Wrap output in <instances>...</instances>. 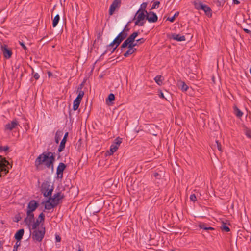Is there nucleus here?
<instances>
[{
	"label": "nucleus",
	"instance_id": "f257e3e1",
	"mask_svg": "<svg viewBox=\"0 0 251 251\" xmlns=\"http://www.w3.org/2000/svg\"><path fill=\"white\" fill-rule=\"evenodd\" d=\"M55 161V156L54 153L48 151L43 152L39 155L35 161V166L37 170L41 169V166L44 164L47 168H50L53 171V163Z\"/></svg>",
	"mask_w": 251,
	"mask_h": 251
},
{
	"label": "nucleus",
	"instance_id": "9d476101",
	"mask_svg": "<svg viewBox=\"0 0 251 251\" xmlns=\"http://www.w3.org/2000/svg\"><path fill=\"white\" fill-rule=\"evenodd\" d=\"M146 14H147L146 19L150 23H155L157 22L158 17L156 14L152 11H150L149 12L146 11Z\"/></svg>",
	"mask_w": 251,
	"mask_h": 251
},
{
	"label": "nucleus",
	"instance_id": "5701e85b",
	"mask_svg": "<svg viewBox=\"0 0 251 251\" xmlns=\"http://www.w3.org/2000/svg\"><path fill=\"white\" fill-rule=\"evenodd\" d=\"M154 79L158 85H161L163 84V77L161 75H157Z\"/></svg>",
	"mask_w": 251,
	"mask_h": 251
},
{
	"label": "nucleus",
	"instance_id": "c85d7f7f",
	"mask_svg": "<svg viewBox=\"0 0 251 251\" xmlns=\"http://www.w3.org/2000/svg\"><path fill=\"white\" fill-rule=\"evenodd\" d=\"M221 228L222 231L225 232H229L230 231V228L226 225V224L224 223H222Z\"/></svg>",
	"mask_w": 251,
	"mask_h": 251
},
{
	"label": "nucleus",
	"instance_id": "a878e982",
	"mask_svg": "<svg viewBox=\"0 0 251 251\" xmlns=\"http://www.w3.org/2000/svg\"><path fill=\"white\" fill-rule=\"evenodd\" d=\"M234 109L235 114L237 117L240 118L242 116L243 113L239 108H238L236 106H234Z\"/></svg>",
	"mask_w": 251,
	"mask_h": 251
},
{
	"label": "nucleus",
	"instance_id": "79ce46f5",
	"mask_svg": "<svg viewBox=\"0 0 251 251\" xmlns=\"http://www.w3.org/2000/svg\"><path fill=\"white\" fill-rule=\"evenodd\" d=\"M39 219H40L39 220V221H41V222L44 221V220H45V215L44 214V213L43 212L40 213V215H39L38 219L39 220Z\"/></svg>",
	"mask_w": 251,
	"mask_h": 251
},
{
	"label": "nucleus",
	"instance_id": "49530a36",
	"mask_svg": "<svg viewBox=\"0 0 251 251\" xmlns=\"http://www.w3.org/2000/svg\"><path fill=\"white\" fill-rule=\"evenodd\" d=\"M33 211H31L30 209L27 208V212H26L27 216H30V215H34V214L33 213Z\"/></svg>",
	"mask_w": 251,
	"mask_h": 251
},
{
	"label": "nucleus",
	"instance_id": "f704fd0d",
	"mask_svg": "<svg viewBox=\"0 0 251 251\" xmlns=\"http://www.w3.org/2000/svg\"><path fill=\"white\" fill-rule=\"evenodd\" d=\"M180 88L183 91H186L188 87L184 82H181Z\"/></svg>",
	"mask_w": 251,
	"mask_h": 251
},
{
	"label": "nucleus",
	"instance_id": "7c9ffc66",
	"mask_svg": "<svg viewBox=\"0 0 251 251\" xmlns=\"http://www.w3.org/2000/svg\"><path fill=\"white\" fill-rule=\"evenodd\" d=\"M200 227L201 229H204L205 230H214V228L212 227H207V226L205 224H201L199 226Z\"/></svg>",
	"mask_w": 251,
	"mask_h": 251
},
{
	"label": "nucleus",
	"instance_id": "cd10ccee",
	"mask_svg": "<svg viewBox=\"0 0 251 251\" xmlns=\"http://www.w3.org/2000/svg\"><path fill=\"white\" fill-rule=\"evenodd\" d=\"M80 103V101L75 100L73 102V110H76L78 108Z\"/></svg>",
	"mask_w": 251,
	"mask_h": 251
},
{
	"label": "nucleus",
	"instance_id": "bf43d9fd",
	"mask_svg": "<svg viewBox=\"0 0 251 251\" xmlns=\"http://www.w3.org/2000/svg\"><path fill=\"white\" fill-rule=\"evenodd\" d=\"M233 2L234 4H240V1L238 0H233Z\"/></svg>",
	"mask_w": 251,
	"mask_h": 251
},
{
	"label": "nucleus",
	"instance_id": "ddd939ff",
	"mask_svg": "<svg viewBox=\"0 0 251 251\" xmlns=\"http://www.w3.org/2000/svg\"><path fill=\"white\" fill-rule=\"evenodd\" d=\"M121 0H114L110 6L109 14L112 15L116 8L119 7L120 5Z\"/></svg>",
	"mask_w": 251,
	"mask_h": 251
},
{
	"label": "nucleus",
	"instance_id": "c756f323",
	"mask_svg": "<svg viewBox=\"0 0 251 251\" xmlns=\"http://www.w3.org/2000/svg\"><path fill=\"white\" fill-rule=\"evenodd\" d=\"M122 141V139L121 138H120L119 137L116 138L114 141L113 145H117L118 147L119 148V146L121 144Z\"/></svg>",
	"mask_w": 251,
	"mask_h": 251
},
{
	"label": "nucleus",
	"instance_id": "39448f33",
	"mask_svg": "<svg viewBox=\"0 0 251 251\" xmlns=\"http://www.w3.org/2000/svg\"><path fill=\"white\" fill-rule=\"evenodd\" d=\"M126 27H125L124 29L117 35V36L114 39V43L117 42L116 46L112 49L111 51V53H113L120 43L126 38L127 36V33L125 32Z\"/></svg>",
	"mask_w": 251,
	"mask_h": 251
},
{
	"label": "nucleus",
	"instance_id": "0eeeda50",
	"mask_svg": "<svg viewBox=\"0 0 251 251\" xmlns=\"http://www.w3.org/2000/svg\"><path fill=\"white\" fill-rule=\"evenodd\" d=\"M147 14H145L143 11H141V10H138L136 13L135 17H136V21L135 23L136 25L143 26L144 22H142L144 19L146 18Z\"/></svg>",
	"mask_w": 251,
	"mask_h": 251
},
{
	"label": "nucleus",
	"instance_id": "e433bc0d",
	"mask_svg": "<svg viewBox=\"0 0 251 251\" xmlns=\"http://www.w3.org/2000/svg\"><path fill=\"white\" fill-rule=\"evenodd\" d=\"M147 6V3L144 2L141 5V7L139 10H141V11H143L146 13V8Z\"/></svg>",
	"mask_w": 251,
	"mask_h": 251
},
{
	"label": "nucleus",
	"instance_id": "13d9d810",
	"mask_svg": "<svg viewBox=\"0 0 251 251\" xmlns=\"http://www.w3.org/2000/svg\"><path fill=\"white\" fill-rule=\"evenodd\" d=\"M150 128L153 129L154 128H157V126L154 125H151L150 126Z\"/></svg>",
	"mask_w": 251,
	"mask_h": 251
},
{
	"label": "nucleus",
	"instance_id": "c03bdc74",
	"mask_svg": "<svg viewBox=\"0 0 251 251\" xmlns=\"http://www.w3.org/2000/svg\"><path fill=\"white\" fill-rule=\"evenodd\" d=\"M158 95L159 98L165 99L166 100H167V99L165 97V96L164 95V94L163 93L162 91L159 90L158 91Z\"/></svg>",
	"mask_w": 251,
	"mask_h": 251
},
{
	"label": "nucleus",
	"instance_id": "f03ea898",
	"mask_svg": "<svg viewBox=\"0 0 251 251\" xmlns=\"http://www.w3.org/2000/svg\"><path fill=\"white\" fill-rule=\"evenodd\" d=\"M53 189V186L51 185L49 181H46L41 185V192L45 197H51Z\"/></svg>",
	"mask_w": 251,
	"mask_h": 251
},
{
	"label": "nucleus",
	"instance_id": "dca6fc26",
	"mask_svg": "<svg viewBox=\"0 0 251 251\" xmlns=\"http://www.w3.org/2000/svg\"><path fill=\"white\" fill-rule=\"evenodd\" d=\"M39 205V203L36 201L31 200L28 204L27 208L32 211H34Z\"/></svg>",
	"mask_w": 251,
	"mask_h": 251
},
{
	"label": "nucleus",
	"instance_id": "69168bd1",
	"mask_svg": "<svg viewBox=\"0 0 251 251\" xmlns=\"http://www.w3.org/2000/svg\"><path fill=\"white\" fill-rule=\"evenodd\" d=\"M148 130H149V132H150V133L152 134V135H155V134L151 132L150 128Z\"/></svg>",
	"mask_w": 251,
	"mask_h": 251
},
{
	"label": "nucleus",
	"instance_id": "4d7b16f0",
	"mask_svg": "<svg viewBox=\"0 0 251 251\" xmlns=\"http://www.w3.org/2000/svg\"><path fill=\"white\" fill-rule=\"evenodd\" d=\"M3 242L0 241V250L3 249Z\"/></svg>",
	"mask_w": 251,
	"mask_h": 251
},
{
	"label": "nucleus",
	"instance_id": "e2e57ef3",
	"mask_svg": "<svg viewBox=\"0 0 251 251\" xmlns=\"http://www.w3.org/2000/svg\"><path fill=\"white\" fill-rule=\"evenodd\" d=\"M127 25H126V26L125 27H126V30H125V32H126L127 33V31H128L129 29L128 28H127Z\"/></svg>",
	"mask_w": 251,
	"mask_h": 251
},
{
	"label": "nucleus",
	"instance_id": "20e7f679",
	"mask_svg": "<svg viewBox=\"0 0 251 251\" xmlns=\"http://www.w3.org/2000/svg\"><path fill=\"white\" fill-rule=\"evenodd\" d=\"M139 33L138 32H134L131 34L121 45L120 48L121 51H123V49L126 48L128 45L131 44L136 45L137 44H134V41L136 37L138 35Z\"/></svg>",
	"mask_w": 251,
	"mask_h": 251
},
{
	"label": "nucleus",
	"instance_id": "a19ab883",
	"mask_svg": "<svg viewBox=\"0 0 251 251\" xmlns=\"http://www.w3.org/2000/svg\"><path fill=\"white\" fill-rule=\"evenodd\" d=\"M8 150H9V147L7 146H4V147L0 146V152L6 151H8Z\"/></svg>",
	"mask_w": 251,
	"mask_h": 251
},
{
	"label": "nucleus",
	"instance_id": "bb28decb",
	"mask_svg": "<svg viewBox=\"0 0 251 251\" xmlns=\"http://www.w3.org/2000/svg\"><path fill=\"white\" fill-rule=\"evenodd\" d=\"M118 149V147L117 145L112 144L111 146H110L109 154L110 155L113 154L114 153V152H115V151H117Z\"/></svg>",
	"mask_w": 251,
	"mask_h": 251
},
{
	"label": "nucleus",
	"instance_id": "0e129e2a",
	"mask_svg": "<svg viewBox=\"0 0 251 251\" xmlns=\"http://www.w3.org/2000/svg\"><path fill=\"white\" fill-rule=\"evenodd\" d=\"M111 48H109L108 52H109V51H110V52H111V51H112V49L111 50Z\"/></svg>",
	"mask_w": 251,
	"mask_h": 251
},
{
	"label": "nucleus",
	"instance_id": "c9c22d12",
	"mask_svg": "<svg viewBox=\"0 0 251 251\" xmlns=\"http://www.w3.org/2000/svg\"><path fill=\"white\" fill-rule=\"evenodd\" d=\"M160 2L158 1H155L153 2L151 9H156L159 7Z\"/></svg>",
	"mask_w": 251,
	"mask_h": 251
},
{
	"label": "nucleus",
	"instance_id": "7ed1b4c3",
	"mask_svg": "<svg viewBox=\"0 0 251 251\" xmlns=\"http://www.w3.org/2000/svg\"><path fill=\"white\" fill-rule=\"evenodd\" d=\"M195 8L197 10H202L204 11L205 14L208 17L212 16V10L208 5L204 4L199 0H196L193 2Z\"/></svg>",
	"mask_w": 251,
	"mask_h": 251
},
{
	"label": "nucleus",
	"instance_id": "58836bf2",
	"mask_svg": "<svg viewBox=\"0 0 251 251\" xmlns=\"http://www.w3.org/2000/svg\"><path fill=\"white\" fill-rule=\"evenodd\" d=\"M145 40H146L145 39H144L143 38H141L140 39L137 40L136 41V43H134V44H137L136 46H137L138 45H140V44H141L144 43Z\"/></svg>",
	"mask_w": 251,
	"mask_h": 251
},
{
	"label": "nucleus",
	"instance_id": "393cba45",
	"mask_svg": "<svg viewBox=\"0 0 251 251\" xmlns=\"http://www.w3.org/2000/svg\"><path fill=\"white\" fill-rule=\"evenodd\" d=\"M117 42L114 43V40L112 41V43H111L109 45L107 46L106 50L104 51V52L103 53V54H104L107 52H108L109 48H112V49L115 47L114 46H116Z\"/></svg>",
	"mask_w": 251,
	"mask_h": 251
},
{
	"label": "nucleus",
	"instance_id": "6e6d98bb",
	"mask_svg": "<svg viewBox=\"0 0 251 251\" xmlns=\"http://www.w3.org/2000/svg\"><path fill=\"white\" fill-rule=\"evenodd\" d=\"M19 246V244H17V243H16V245L14 246L13 251H16L17 250V247Z\"/></svg>",
	"mask_w": 251,
	"mask_h": 251
},
{
	"label": "nucleus",
	"instance_id": "603ef678",
	"mask_svg": "<svg viewBox=\"0 0 251 251\" xmlns=\"http://www.w3.org/2000/svg\"><path fill=\"white\" fill-rule=\"evenodd\" d=\"M55 239H56V242H59L61 241V237L59 235H55Z\"/></svg>",
	"mask_w": 251,
	"mask_h": 251
},
{
	"label": "nucleus",
	"instance_id": "473e14b6",
	"mask_svg": "<svg viewBox=\"0 0 251 251\" xmlns=\"http://www.w3.org/2000/svg\"><path fill=\"white\" fill-rule=\"evenodd\" d=\"M179 12H176L174 15L172 17H168L167 18V20L170 21L171 22H173L175 21V19L178 16Z\"/></svg>",
	"mask_w": 251,
	"mask_h": 251
},
{
	"label": "nucleus",
	"instance_id": "1a4fd4ad",
	"mask_svg": "<svg viewBox=\"0 0 251 251\" xmlns=\"http://www.w3.org/2000/svg\"><path fill=\"white\" fill-rule=\"evenodd\" d=\"M64 196L60 192H58L54 194L53 197H51V201L56 206H57L61 202L62 200L64 198Z\"/></svg>",
	"mask_w": 251,
	"mask_h": 251
},
{
	"label": "nucleus",
	"instance_id": "a211bd4d",
	"mask_svg": "<svg viewBox=\"0 0 251 251\" xmlns=\"http://www.w3.org/2000/svg\"><path fill=\"white\" fill-rule=\"evenodd\" d=\"M24 233V229L19 230L15 234L14 237L17 241H20L22 239Z\"/></svg>",
	"mask_w": 251,
	"mask_h": 251
},
{
	"label": "nucleus",
	"instance_id": "f3484780",
	"mask_svg": "<svg viewBox=\"0 0 251 251\" xmlns=\"http://www.w3.org/2000/svg\"><path fill=\"white\" fill-rule=\"evenodd\" d=\"M170 38L177 41H184L186 40L185 36L175 33L172 34Z\"/></svg>",
	"mask_w": 251,
	"mask_h": 251
},
{
	"label": "nucleus",
	"instance_id": "2f4dec72",
	"mask_svg": "<svg viewBox=\"0 0 251 251\" xmlns=\"http://www.w3.org/2000/svg\"><path fill=\"white\" fill-rule=\"evenodd\" d=\"M40 223L41 221H39V219H37L36 221L35 222H34V223L32 225V229L36 230V229L37 227L39 226Z\"/></svg>",
	"mask_w": 251,
	"mask_h": 251
},
{
	"label": "nucleus",
	"instance_id": "de8ad7c7",
	"mask_svg": "<svg viewBox=\"0 0 251 251\" xmlns=\"http://www.w3.org/2000/svg\"><path fill=\"white\" fill-rule=\"evenodd\" d=\"M153 176L156 179H160L161 178V175L159 174L158 173H154L153 174Z\"/></svg>",
	"mask_w": 251,
	"mask_h": 251
},
{
	"label": "nucleus",
	"instance_id": "2eb2a0df",
	"mask_svg": "<svg viewBox=\"0 0 251 251\" xmlns=\"http://www.w3.org/2000/svg\"><path fill=\"white\" fill-rule=\"evenodd\" d=\"M51 197H49L48 199L44 202H42V204H45V209L46 210H50L56 207L55 204L51 201L50 202Z\"/></svg>",
	"mask_w": 251,
	"mask_h": 251
},
{
	"label": "nucleus",
	"instance_id": "4c0bfd02",
	"mask_svg": "<svg viewBox=\"0 0 251 251\" xmlns=\"http://www.w3.org/2000/svg\"><path fill=\"white\" fill-rule=\"evenodd\" d=\"M83 84L82 83L80 86L78 88L77 92H78V95H80V96L83 97L84 95V92L81 90Z\"/></svg>",
	"mask_w": 251,
	"mask_h": 251
},
{
	"label": "nucleus",
	"instance_id": "09e8293b",
	"mask_svg": "<svg viewBox=\"0 0 251 251\" xmlns=\"http://www.w3.org/2000/svg\"><path fill=\"white\" fill-rule=\"evenodd\" d=\"M19 43L25 51H26L27 50V47L25 46V45L24 44V43L23 42H19Z\"/></svg>",
	"mask_w": 251,
	"mask_h": 251
},
{
	"label": "nucleus",
	"instance_id": "3c124183",
	"mask_svg": "<svg viewBox=\"0 0 251 251\" xmlns=\"http://www.w3.org/2000/svg\"><path fill=\"white\" fill-rule=\"evenodd\" d=\"M33 77L36 80H38L40 77V75L37 73H35L33 75Z\"/></svg>",
	"mask_w": 251,
	"mask_h": 251
},
{
	"label": "nucleus",
	"instance_id": "423d86ee",
	"mask_svg": "<svg viewBox=\"0 0 251 251\" xmlns=\"http://www.w3.org/2000/svg\"><path fill=\"white\" fill-rule=\"evenodd\" d=\"M45 234V228L42 227L41 229L35 230L32 233V239L37 242H41Z\"/></svg>",
	"mask_w": 251,
	"mask_h": 251
},
{
	"label": "nucleus",
	"instance_id": "864d4df0",
	"mask_svg": "<svg viewBox=\"0 0 251 251\" xmlns=\"http://www.w3.org/2000/svg\"><path fill=\"white\" fill-rule=\"evenodd\" d=\"M101 36L102 33L99 32L97 35V39H100L101 40H102Z\"/></svg>",
	"mask_w": 251,
	"mask_h": 251
},
{
	"label": "nucleus",
	"instance_id": "6e6552de",
	"mask_svg": "<svg viewBox=\"0 0 251 251\" xmlns=\"http://www.w3.org/2000/svg\"><path fill=\"white\" fill-rule=\"evenodd\" d=\"M1 50L3 56L6 59H9L12 55V50L5 44L1 45Z\"/></svg>",
	"mask_w": 251,
	"mask_h": 251
},
{
	"label": "nucleus",
	"instance_id": "aec40b11",
	"mask_svg": "<svg viewBox=\"0 0 251 251\" xmlns=\"http://www.w3.org/2000/svg\"><path fill=\"white\" fill-rule=\"evenodd\" d=\"M63 134V132L62 130H58L56 131L55 136V141L56 143L58 144L60 140L61 137L62 136Z\"/></svg>",
	"mask_w": 251,
	"mask_h": 251
},
{
	"label": "nucleus",
	"instance_id": "412c9836",
	"mask_svg": "<svg viewBox=\"0 0 251 251\" xmlns=\"http://www.w3.org/2000/svg\"><path fill=\"white\" fill-rule=\"evenodd\" d=\"M8 165H10V164L9 163V164L5 163V162H4L3 163V164H2L1 165V167H0V171L1 173L2 172H4V175L3 176H4L5 175H6L9 172V168L8 167H7V166Z\"/></svg>",
	"mask_w": 251,
	"mask_h": 251
},
{
	"label": "nucleus",
	"instance_id": "72a5a7b5",
	"mask_svg": "<svg viewBox=\"0 0 251 251\" xmlns=\"http://www.w3.org/2000/svg\"><path fill=\"white\" fill-rule=\"evenodd\" d=\"M115 100V96L112 93H110L109 95H108V97L107 98V99H106V101H109L110 102H112L113 101H114Z\"/></svg>",
	"mask_w": 251,
	"mask_h": 251
},
{
	"label": "nucleus",
	"instance_id": "a18cd8bd",
	"mask_svg": "<svg viewBox=\"0 0 251 251\" xmlns=\"http://www.w3.org/2000/svg\"><path fill=\"white\" fill-rule=\"evenodd\" d=\"M190 199L191 201L195 202L197 201V198L196 196L194 194H191L190 197Z\"/></svg>",
	"mask_w": 251,
	"mask_h": 251
},
{
	"label": "nucleus",
	"instance_id": "5fc2aeb1",
	"mask_svg": "<svg viewBox=\"0 0 251 251\" xmlns=\"http://www.w3.org/2000/svg\"><path fill=\"white\" fill-rule=\"evenodd\" d=\"M243 30H244V31L245 33H246L247 34H251V31L250 30H249V29H248L247 28H243Z\"/></svg>",
	"mask_w": 251,
	"mask_h": 251
},
{
	"label": "nucleus",
	"instance_id": "8fccbe9b",
	"mask_svg": "<svg viewBox=\"0 0 251 251\" xmlns=\"http://www.w3.org/2000/svg\"><path fill=\"white\" fill-rule=\"evenodd\" d=\"M83 97L80 96V95H78L76 98L75 99V100H76L77 101H81Z\"/></svg>",
	"mask_w": 251,
	"mask_h": 251
},
{
	"label": "nucleus",
	"instance_id": "ea45409f",
	"mask_svg": "<svg viewBox=\"0 0 251 251\" xmlns=\"http://www.w3.org/2000/svg\"><path fill=\"white\" fill-rule=\"evenodd\" d=\"M216 146H217V148L218 150L220 152H222L223 150H222V146H221V143L218 140H216Z\"/></svg>",
	"mask_w": 251,
	"mask_h": 251
},
{
	"label": "nucleus",
	"instance_id": "9b49d317",
	"mask_svg": "<svg viewBox=\"0 0 251 251\" xmlns=\"http://www.w3.org/2000/svg\"><path fill=\"white\" fill-rule=\"evenodd\" d=\"M19 125V123L16 120H13L10 123H8L4 126L5 130L11 131L16 128Z\"/></svg>",
	"mask_w": 251,
	"mask_h": 251
},
{
	"label": "nucleus",
	"instance_id": "b1692460",
	"mask_svg": "<svg viewBox=\"0 0 251 251\" xmlns=\"http://www.w3.org/2000/svg\"><path fill=\"white\" fill-rule=\"evenodd\" d=\"M59 20H60V16L58 14H57L55 16V17H54V19H53V21H52V26L53 27H55L59 21Z\"/></svg>",
	"mask_w": 251,
	"mask_h": 251
},
{
	"label": "nucleus",
	"instance_id": "6ab92c4d",
	"mask_svg": "<svg viewBox=\"0 0 251 251\" xmlns=\"http://www.w3.org/2000/svg\"><path fill=\"white\" fill-rule=\"evenodd\" d=\"M34 220V215L27 216L24 219V222L28 226H30L31 223Z\"/></svg>",
	"mask_w": 251,
	"mask_h": 251
},
{
	"label": "nucleus",
	"instance_id": "774afa93",
	"mask_svg": "<svg viewBox=\"0 0 251 251\" xmlns=\"http://www.w3.org/2000/svg\"><path fill=\"white\" fill-rule=\"evenodd\" d=\"M78 251H83V250L79 248L78 249Z\"/></svg>",
	"mask_w": 251,
	"mask_h": 251
},
{
	"label": "nucleus",
	"instance_id": "680f3d73",
	"mask_svg": "<svg viewBox=\"0 0 251 251\" xmlns=\"http://www.w3.org/2000/svg\"><path fill=\"white\" fill-rule=\"evenodd\" d=\"M48 76L50 77V76L51 75H52V74L50 72H48Z\"/></svg>",
	"mask_w": 251,
	"mask_h": 251
},
{
	"label": "nucleus",
	"instance_id": "4468645a",
	"mask_svg": "<svg viewBox=\"0 0 251 251\" xmlns=\"http://www.w3.org/2000/svg\"><path fill=\"white\" fill-rule=\"evenodd\" d=\"M135 46H136V45H131V44L128 45L127 47H128V50L124 54V57H127L130 55H131L133 53H135L137 50V49L134 48Z\"/></svg>",
	"mask_w": 251,
	"mask_h": 251
},
{
	"label": "nucleus",
	"instance_id": "338daca9",
	"mask_svg": "<svg viewBox=\"0 0 251 251\" xmlns=\"http://www.w3.org/2000/svg\"><path fill=\"white\" fill-rule=\"evenodd\" d=\"M99 211H100V210L99 209V210H97V211H94V212H95V213H98V212H99Z\"/></svg>",
	"mask_w": 251,
	"mask_h": 251
},
{
	"label": "nucleus",
	"instance_id": "052dcab7",
	"mask_svg": "<svg viewBox=\"0 0 251 251\" xmlns=\"http://www.w3.org/2000/svg\"><path fill=\"white\" fill-rule=\"evenodd\" d=\"M68 136V132H66L65 134L63 139H65L67 141V138Z\"/></svg>",
	"mask_w": 251,
	"mask_h": 251
},
{
	"label": "nucleus",
	"instance_id": "f8f14e48",
	"mask_svg": "<svg viewBox=\"0 0 251 251\" xmlns=\"http://www.w3.org/2000/svg\"><path fill=\"white\" fill-rule=\"evenodd\" d=\"M66 168V165L63 163H59L57 168L56 174L58 178L62 179L63 177V171Z\"/></svg>",
	"mask_w": 251,
	"mask_h": 251
},
{
	"label": "nucleus",
	"instance_id": "4be33fe9",
	"mask_svg": "<svg viewBox=\"0 0 251 251\" xmlns=\"http://www.w3.org/2000/svg\"><path fill=\"white\" fill-rule=\"evenodd\" d=\"M66 141H67L65 139H62V140H61L60 144L58 149V151L59 152H61L64 150L65 147V144L66 143Z\"/></svg>",
	"mask_w": 251,
	"mask_h": 251
},
{
	"label": "nucleus",
	"instance_id": "37998d69",
	"mask_svg": "<svg viewBox=\"0 0 251 251\" xmlns=\"http://www.w3.org/2000/svg\"><path fill=\"white\" fill-rule=\"evenodd\" d=\"M245 134L247 137L251 138V130L248 128L246 129L245 131Z\"/></svg>",
	"mask_w": 251,
	"mask_h": 251
}]
</instances>
